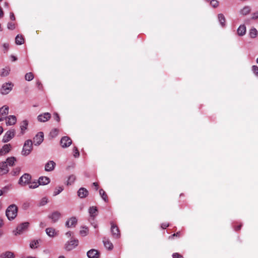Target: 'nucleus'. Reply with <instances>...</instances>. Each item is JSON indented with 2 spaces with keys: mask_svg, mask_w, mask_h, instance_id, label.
<instances>
[{
  "mask_svg": "<svg viewBox=\"0 0 258 258\" xmlns=\"http://www.w3.org/2000/svg\"><path fill=\"white\" fill-rule=\"evenodd\" d=\"M17 213L18 207L16 205L13 204L8 207L6 211V215L9 220H12L16 218Z\"/></svg>",
  "mask_w": 258,
  "mask_h": 258,
  "instance_id": "1",
  "label": "nucleus"
},
{
  "mask_svg": "<svg viewBox=\"0 0 258 258\" xmlns=\"http://www.w3.org/2000/svg\"><path fill=\"white\" fill-rule=\"evenodd\" d=\"M32 142L31 140L26 141L24 145L22 154L24 156L29 155L32 150Z\"/></svg>",
  "mask_w": 258,
  "mask_h": 258,
  "instance_id": "2",
  "label": "nucleus"
},
{
  "mask_svg": "<svg viewBox=\"0 0 258 258\" xmlns=\"http://www.w3.org/2000/svg\"><path fill=\"white\" fill-rule=\"evenodd\" d=\"M29 226V222L22 223L17 226L16 230L13 231V233L15 235H17L18 234H21L27 230Z\"/></svg>",
  "mask_w": 258,
  "mask_h": 258,
  "instance_id": "3",
  "label": "nucleus"
},
{
  "mask_svg": "<svg viewBox=\"0 0 258 258\" xmlns=\"http://www.w3.org/2000/svg\"><path fill=\"white\" fill-rule=\"evenodd\" d=\"M14 85L12 82H6L3 84L1 88V93L3 95L8 94L12 89Z\"/></svg>",
  "mask_w": 258,
  "mask_h": 258,
  "instance_id": "4",
  "label": "nucleus"
},
{
  "mask_svg": "<svg viewBox=\"0 0 258 258\" xmlns=\"http://www.w3.org/2000/svg\"><path fill=\"white\" fill-rule=\"evenodd\" d=\"M79 244L78 239H72L68 241L64 245V248L67 251H71L75 248Z\"/></svg>",
  "mask_w": 258,
  "mask_h": 258,
  "instance_id": "5",
  "label": "nucleus"
},
{
  "mask_svg": "<svg viewBox=\"0 0 258 258\" xmlns=\"http://www.w3.org/2000/svg\"><path fill=\"white\" fill-rule=\"evenodd\" d=\"M15 135V130L14 129H11L7 131L5 135L4 136L3 138V142L4 143L8 142L12 138H13Z\"/></svg>",
  "mask_w": 258,
  "mask_h": 258,
  "instance_id": "6",
  "label": "nucleus"
},
{
  "mask_svg": "<svg viewBox=\"0 0 258 258\" xmlns=\"http://www.w3.org/2000/svg\"><path fill=\"white\" fill-rule=\"evenodd\" d=\"M31 176L29 174L25 173L19 179V183L22 185H26L30 182Z\"/></svg>",
  "mask_w": 258,
  "mask_h": 258,
  "instance_id": "7",
  "label": "nucleus"
},
{
  "mask_svg": "<svg viewBox=\"0 0 258 258\" xmlns=\"http://www.w3.org/2000/svg\"><path fill=\"white\" fill-rule=\"evenodd\" d=\"M9 108L7 105H4L0 108V121L4 120L9 113Z\"/></svg>",
  "mask_w": 258,
  "mask_h": 258,
  "instance_id": "8",
  "label": "nucleus"
},
{
  "mask_svg": "<svg viewBox=\"0 0 258 258\" xmlns=\"http://www.w3.org/2000/svg\"><path fill=\"white\" fill-rule=\"evenodd\" d=\"M72 143V141L69 137H62L60 141V144L62 148L69 147Z\"/></svg>",
  "mask_w": 258,
  "mask_h": 258,
  "instance_id": "9",
  "label": "nucleus"
},
{
  "mask_svg": "<svg viewBox=\"0 0 258 258\" xmlns=\"http://www.w3.org/2000/svg\"><path fill=\"white\" fill-rule=\"evenodd\" d=\"M43 141V133L42 132L38 133L33 139L34 144L35 145H40Z\"/></svg>",
  "mask_w": 258,
  "mask_h": 258,
  "instance_id": "10",
  "label": "nucleus"
},
{
  "mask_svg": "<svg viewBox=\"0 0 258 258\" xmlns=\"http://www.w3.org/2000/svg\"><path fill=\"white\" fill-rule=\"evenodd\" d=\"M87 255L89 258H99L100 253L97 250L92 249L87 252Z\"/></svg>",
  "mask_w": 258,
  "mask_h": 258,
  "instance_id": "11",
  "label": "nucleus"
},
{
  "mask_svg": "<svg viewBox=\"0 0 258 258\" xmlns=\"http://www.w3.org/2000/svg\"><path fill=\"white\" fill-rule=\"evenodd\" d=\"M51 117V114L49 113L46 112L38 116L37 119L40 122H45L48 120Z\"/></svg>",
  "mask_w": 258,
  "mask_h": 258,
  "instance_id": "12",
  "label": "nucleus"
},
{
  "mask_svg": "<svg viewBox=\"0 0 258 258\" xmlns=\"http://www.w3.org/2000/svg\"><path fill=\"white\" fill-rule=\"evenodd\" d=\"M12 149V146L10 144H6L0 150V156H3L9 153Z\"/></svg>",
  "mask_w": 258,
  "mask_h": 258,
  "instance_id": "13",
  "label": "nucleus"
},
{
  "mask_svg": "<svg viewBox=\"0 0 258 258\" xmlns=\"http://www.w3.org/2000/svg\"><path fill=\"white\" fill-rule=\"evenodd\" d=\"M6 123L8 125H14L17 121V118L15 115H10L6 118Z\"/></svg>",
  "mask_w": 258,
  "mask_h": 258,
  "instance_id": "14",
  "label": "nucleus"
},
{
  "mask_svg": "<svg viewBox=\"0 0 258 258\" xmlns=\"http://www.w3.org/2000/svg\"><path fill=\"white\" fill-rule=\"evenodd\" d=\"M111 232L112 235L115 237L118 238L120 236L119 230L118 227L114 225L113 223H111Z\"/></svg>",
  "mask_w": 258,
  "mask_h": 258,
  "instance_id": "15",
  "label": "nucleus"
},
{
  "mask_svg": "<svg viewBox=\"0 0 258 258\" xmlns=\"http://www.w3.org/2000/svg\"><path fill=\"white\" fill-rule=\"evenodd\" d=\"M9 171L8 165L6 162L0 163V174L3 175L6 174Z\"/></svg>",
  "mask_w": 258,
  "mask_h": 258,
  "instance_id": "16",
  "label": "nucleus"
},
{
  "mask_svg": "<svg viewBox=\"0 0 258 258\" xmlns=\"http://www.w3.org/2000/svg\"><path fill=\"white\" fill-rule=\"evenodd\" d=\"M60 213L57 211L54 212L51 214L48 215V218L52 220V222H56L60 218Z\"/></svg>",
  "mask_w": 258,
  "mask_h": 258,
  "instance_id": "17",
  "label": "nucleus"
},
{
  "mask_svg": "<svg viewBox=\"0 0 258 258\" xmlns=\"http://www.w3.org/2000/svg\"><path fill=\"white\" fill-rule=\"evenodd\" d=\"M77 223V219L76 217H72L66 223V226L68 227L75 226Z\"/></svg>",
  "mask_w": 258,
  "mask_h": 258,
  "instance_id": "18",
  "label": "nucleus"
},
{
  "mask_svg": "<svg viewBox=\"0 0 258 258\" xmlns=\"http://www.w3.org/2000/svg\"><path fill=\"white\" fill-rule=\"evenodd\" d=\"M55 163L53 161H49L45 166V170L47 171H51L54 169Z\"/></svg>",
  "mask_w": 258,
  "mask_h": 258,
  "instance_id": "19",
  "label": "nucleus"
},
{
  "mask_svg": "<svg viewBox=\"0 0 258 258\" xmlns=\"http://www.w3.org/2000/svg\"><path fill=\"white\" fill-rule=\"evenodd\" d=\"M88 195V191L85 188L82 187L78 191V195L81 198H85Z\"/></svg>",
  "mask_w": 258,
  "mask_h": 258,
  "instance_id": "20",
  "label": "nucleus"
},
{
  "mask_svg": "<svg viewBox=\"0 0 258 258\" xmlns=\"http://www.w3.org/2000/svg\"><path fill=\"white\" fill-rule=\"evenodd\" d=\"M251 9L249 6H245L242 8L239 11L240 14L243 16H246L250 13Z\"/></svg>",
  "mask_w": 258,
  "mask_h": 258,
  "instance_id": "21",
  "label": "nucleus"
},
{
  "mask_svg": "<svg viewBox=\"0 0 258 258\" xmlns=\"http://www.w3.org/2000/svg\"><path fill=\"white\" fill-rule=\"evenodd\" d=\"M45 231L49 237H53L57 235V232L54 228L51 227L46 228Z\"/></svg>",
  "mask_w": 258,
  "mask_h": 258,
  "instance_id": "22",
  "label": "nucleus"
},
{
  "mask_svg": "<svg viewBox=\"0 0 258 258\" xmlns=\"http://www.w3.org/2000/svg\"><path fill=\"white\" fill-rule=\"evenodd\" d=\"M1 258H14V253L11 251H7L1 254Z\"/></svg>",
  "mask_w": 258,
  "mask_h": 258,
  "instance_id": "23",
  "label": "nucleus"
},
{
  "mask_svg": "<svg viewBox=\"0 0 258 258\" xmlns=\"http://www.w3.org/2000/svg\"><path fill=\"white\" fill-rule=\"evenodd\" d=\"M50 182V179L47 177H40L38 180V183L40 185H46Z\"/></svg>",
  "mask_w": 258,
  "mask_h": 258,
  "instance_id": "24",
  "label": "nucleus"
},
{
  "mask_svg": "<svg viewBox=\"0 0 258 258\" xmlns=\"http://www.w3.org/2000/svg\"><path fill=\"white\" fill-rule=\"evenodd\" d=\"M246 27L244 25H240L237 29V33L239 36H243L245 34Z\"/></svg>",
  "mask_w": 258,
  "mask_h": 258,
  "instance_id": "25",
  "label": "nucleus"
},
{
  "mask_svg": "<svg viewBox=\"0 0 258 258\" xmlns=\"http://www.w3.org/2000/svg\"><path fill=\"white\" fill-rule=\"evenodd\" d=\"M103 242L106 248L109 250H111L113 248L112 243L108 239L104 238Z\"/></svg>",
  "mask_w": 258,
  "mask_h": 258,
  "instance_id": "26",
  "label": "nucleus"
},
{
  "mask_svg": "<svg viewBox=\"0 0 258 258\" xmlns=\"http://www.w3.org/2000/svg\"><path fill=\"white\" fill-rule=\"evenodd\" d=\"M10 71V68L8 67H6L1 70L0 75L4 77L7 76L9 74Z\"/></svg>",
  "mask_w": 258,
  "mask_h": 258,
  "instance_id": "27",
  "label": "nucleus"
},
{
  "mask_svg": "<svg viewBox=\"0 0 258 258\" xmlns=\"http://www.w3.org/2000/svg\"><path fill=\"white\" fill-rule=\"evenodd\" d=\"M258 34V32L255 28H251L249 30V35L252 38H255Z\"/></svg>",
  "mask_w": 258,
  "mask_h": 258,
  "instance_id": "28",
  "label": "nucleus"
},
{
  "mask_svg": "<svg viewBox=\"0 0 258 258\" xmlns=\"http://www.w3.org/2000/svg\"><path fill=\"white\" fill-rule=\"evenodd\" d=\"M28 124V121L26 120H23L21 123L20 127L22 134H24V131L27 128Z\"/></svg>",
  "mask_w": 258,
  "mask_h": 258,
  "instance_id": "29",
  "label": "nucleus"
},
{
  "mask_svg": "<svg viewBox=\"0 0 258 258\" xmlns=\"http://www.w3.org/2000/svg\"><path fill=\"white\" fill-rule=\"evenodd\" d=\"M97 209L96 207H92L90 208L89 209V213L90 216L92 217H94L97 215Z\"/></svg>",
  "mask_w": 258,
  "mask_h": 258,
  "instance_id": "30",
  "label": "nucleus"
},
{
  "mask_svg": "<svg viewBox=\"0 0 258 258\" xmlns=\"http://www.w3.org/2000/svg\"><path fill=\"white\" fill-rule=\"evenodd\" d=\"M99 194L102 198L103 199V200L107 202L108 201V198L107 195L105 192V191L103 189H100L99 190Z\"/></svg>",
  "mask_w": 258,
  "mask_h": 258,
  "instance_id": "31",
  "label": "nucleus"
},
{
  "mask_svg": "<svg viewBox=\"0 0 258 258\" xmlns=\"http://www.w3.org/2000/svg\"><path fill=\"white\" fill-rule=\"evenodd\" d=\"M24 40L22 35H18L15 39V42L17 45H21L23 44Z\"/></svg>",
  "mask_w": 258,
  "mask_h": 258,
  "instance_id": "32",
  "label": "nucleus"
},
{
  "mask_svg": "<svg viewBox=\"0 0 258 258\" xmlns=\"http://www.w3.org/2000/svg\"><path fill=\"white\" fill-rule=\"evenodd\" d=\"M16 159L14 157H9L7 159L6 164L10 166H13L15 164Z\"/></svg>",
  "mask_w": 258,
  "mask_h": 258,
  "instance_id": "33",
  "label": "nucleus"
},
{
  "mask_svg": "<svg viewBox=\"0 0 258 258\" xmlns=\"http://www.w3.org/2000/svg\"><path fill=\"white\" fill-rule=\"evenodd\" d=\"M218 17L221 26L223 27L225 25V18L224 16L222 14H220L218 15Z\"/></svg>",
  "mask_w": 258,
  "mask_h": 258,
  "instance_id": "34",
  "label": "nucleus"
},
{
  "mask_svg": "<svg viewBox=\"0 0 258 258\" xmlns=\"http://www.w3.org/2000/svg\"><path fill=\"white\" fill-rule=\"evenodd\" d=\"M39 244V240H34L32 241L30 243V247L33 249L37 248Z\"/></svg>",
  "mask_w": 258,
  "mask_h": 258,
  "instance_id": "35",
  "label": "nucleus"
},
{
  "mask_svg": "<svg viewBox=\"0 0 258 258\" xmlns=\"http://www.w3.org/2000/svg\"><path fill=\"white\" fill-rule=\"evenodd\" d=\"M89 232V229L87 227H82L80 231V234L82 236H86Z\"/></svg>",
  "mask_w": 258,
  "mask_h": 258,
  "instance_id": "36",
  "label": "nucleus"
},
{
  "mask_svg": "<svg viewBox=\"0 0 258 258\" xmlns=\"http://www.w3.org/2000/svg\"><path fill=\"white\" fill-rule=\"evenodd\" d=\"M76 180V176L74 175H70L69 178H68V181H67V184L69 185H71L74 182V181H75Z\"/></svg>",
  "mask_w": 258,
  "mask_h": 258,
  "instance_id": "37",
  "label": "nucleus"
},
{
  "mask_svg": "<svg viewBox=\"0 0 258 258\" xmlns=\"http://www.w3.org/2000/svg\"><path fill=\"white\" fill-rule=\"evenodd\" d=\"M34 79V75L32 73H28L25 75L26 81H32Z\"/></svg>",
  "mask_w": 258,
  "mask_h": 258,
  "instance_id": "38",
  "label": "nucleus"
},
{
  "mask_svg": "<svg viewBox=\"0 0 258 258\" xmlns=\"http://www.w3.org/2000/svg\"><path fill=\"white\" fill-rule=\"evenodd\" d=\"M58 133V130L57 128H53L50 133V135L52 137H55Z\"/></svg>",
  "mask_w": 258,
  "mask_h": 258,
  "instance_id": "39",
  "label": "nucleus"
},
{
  "mask_svg": "<svg viewBox=\"0 0 258 258\" xmlns=\"http://www.w3.org/2000/svg\"><path fill=\"white\" fill-rule=\"evenodd\" d=\"M181 235V232L180 231H178L175 233H174L172 235H170L169 237V239H173L174 237H180Z\"/></svg>",
  "mask_w": 258,
  "mask_h": 258,
  "instance_id": "40",
  "label": "nucleus"
},
{
  "mask_svg": "<svg viewBox=\"0 0 258 258\" xmlns=\"http://www.w3.org/2000/svg\"><path fill=\"white\" fill-rule=\"evenodd\" d=\"M63 190V188L62 187H60V186H58V187H56L54 191V196H56L58 194H59L60 192H61Z\"/></svg>",
  "mask_w": 258,
  "mask_h": 258,
  "instance_id": "41",
  "label": "nucleus"
},
{
  "mask_svg": "<svg viewBox=\"0 0 258 258\" xmlns=\"http://www.w3.org/2000/svg\"><path fill=\"white\" fill-rule=\"evenodd\" d=\"M210 4L213 7L217 8L219 6V2L217 0H212Z\"/></svg>",
  "mask_w": 258,
  "mask_h": 258,
  "instance_id": "42",
  "label": "nucleus"
},
{
  "mask_svg": "<svg viewBox=\"0 0 258 258\" xmlns=\"http://www.w3.org/2000/svg\"><path fill=\"white\" fill-rule=\"evenodd\" d=\"M39 183L38 182H33L32 183H31V184L29 185V187L30 188H35L39 186Z\"/></svg>",
  "mask_w": 258,
  "mask_h": 258,
  "instance_id": "43",
  "label": "nucleus"
},
{
  "mask_svg": "<svg viewBox=\"0 0 258 258\" xmlns=\"http://www.w3.org/2000/svg\"><path fill=\"white\" fill-rule=\"evenodd\" d=\"M258 19V10L254 12L251 14V20H257Z\"/></svg>",
  "mask_w": 258,
  "mask_h": 258,
  "instance_id": "44",
  "label": "nucleus"
},
{
  "mask_svg": "<svg viewBox=\"0 0 258 258\" xmlns=\"http://www.w3.org/2000/svg\"><path fill=\"white\" fill-rule=\"evenodd\" d=\"M9 48V44L7 43H4L3 44V51L5 53L7 52Z\"/></svg>",
  "mask_w": 258,
  "mask_h": 258,
  "instance_id": "45",
  "label": "nucleus"
},
{
  "mask_svg": "<svg viewBox=\"0 0 258 258\" xmlns=\"http://www.w3.org/2000/svg\"><path fill=\"white\" fill-rule=\"evenodd\" d=\"M74 156L75 157H78L80 155L79 150L77 148L75 147L73 149Z\"/></svg>",
  "mask_w": 258,
  "mask_h": 258,
  "instance_id": "46",
  "label": "nucleus"
},
{
  "mask_svg": "<svg viewBox=\"0 0 258 258\" xmlns=\"http://www.w3.org/2000/svg\"><path fill=\"white\" fill-rule=\"evenodd\" d=\"M252 71L254 74L258 76V67L257 66H253L252 67Z\"/></svg>",
  "mask_w": 258,
  "mask_h": 258,
  "instance_id": "47",
  "label": "nucleus"
},
{
  "mask_svg": "<svg viewBox=\"0 0 258 258\" xmlns=\"http://www.w3.org/2000/svg\"><path fill=\"white\" fill-rule=\"evenodd\" d=\"M173 258H183V256L178 252H175L172 254Z\"/></svg>",
  "mask_w": 258,
  "mask_h": 258,
  "instance_id": "48",
  "label": "nucleus"
},
{
  "mask_svg": "<svg viewBox=\"0 0 258 258\" xmlns=\"http://www.w3.org/2000/svg\"><path fill=\"white\" fill-rule=\"evenodd\" d=\"M47 203V199L46 198H43L42 199L40 203V206H44Z\"/></svg>",
  "mask_w": 258,
  "mask_h": 258,
  "instance_id": "49",
  "label": "nucleus"
},
{
  "mask_svg": "<svg viewBox=\"0 0 258 258\" xmlns=\"http://www.w3.org/2000/svg\"><path fill=\"white\" fill-rule=\"evenodd\" d=\"M15 28V24L13 23H9L8 24V28L11 30H13Z\"/></svg>",
  "mask_w": 258,
  "mask_h": 258,
  "instance_id": "50",
  "label": "nucleus"
},
{
  "mask_svg": "<svg viewBox=\"0 0 258 258\" xmlns=\"http://www.w3.org/2000/svg\"><path fill=\"white\" fill-rule=\"evenodd\" d=\"M242 227V224L241 223L238 224L237 225H234V228L235 231H239L241 229V228Z\"/></svg>",
  "mask_w": 258,
  "mask_h": 258,
  "instance_id": "51",
  "label": "nucleus"
},
{
  "mask_svg": "<svg viewBox=\"0 0 258 258\" xmlns=\"http://www.w3.org/2000/svg\"><path fill=\"white\" fill-rule=\"evenodd\" d=\"M53 117H54V119L56 120L57 122L59 121L60 118H59V115L57 113H54L53 114Z\"/></svg>",
  "mask_w": 258,
  "mask_h": 258,
  "instance_id": "52",
  "label": "nucleus"
},
{
  "mask_svg": "<svg viewBox=\"0 0 258 258\" xmlns=\"http://www.w3.org/2000/svg\"><path fill=\"white\" fill-rule=\"evenodd\" d=\"M20 169L19 168H15L14 171H13V175H16L17 174H19V173L20 172Z\"/></svg>",
  "mask_w": 258,
  "mask_h": 258,
  "instance_id": "53",
  "label": "nucleus"
},
{
  "mask_svg": "<svg viewBox=\"0 0 258 258\" xmlns=\"http://www.w3.org/2000/svg\"><path fill=\"white\" fill-rule=\"evenodd\" d=\"M169 226L168 223H164L161 224V228L163 229H166L167 227H168Z\"/></svg>",
  "mask_w": 258,
  "mask_h": 258,
  "instance_id": "54",
  "label": "nucleus"
},
{
  "mask_svg": "<svg viewBox=\"0 0 258 258\" xmlns=\"http://www.w3.org/2000/svg\"><path fill=\"white\" fill-rule=\"evenodd\" d=\"M10 19L12 20V21H14L15 20V16H14V15L13 13H10Z\"/></svg>",
  "mask_w": 258,
  "mask_h": 258,
  "instance_id": "55",
  "label": "nucleus"
},
{
  "mask_svg": "<svg viewBox=\"0 0 258 258\" xmlns=\"http://www.w3.org/2000/svg\"><path fill=\"white\" fill-rule=\"evenodd\" d=\"M93 185L95 187L96 190H98V183L97 182H93Z\"/></svg>",
  "mask_w": 258,
  "mask_h": 258,
  "instance_id": "56",
  "label": "nucleus"
},
{
  "mask_svg": "<svg viewBox=\"0 0 258 258\" xmlns=\"http://www.w3.org/2000/svg\"><path fill=\"white\" fill-rule=\"evenodd\" d=\"M11 57L12 60L13 61H16L17 60L16 57L14 56V55H12L11 56Z\"/></svg>",
  "mask_w": 258,
  "mask_h": 258,
  "instance_id": "57",
  "label": "nucleus"
},
{
  "mask_svg": "<svg viewBox=\"0 0 258 258\" xmlns=\"http://www.w3.org/2000/svg\"><path fill=\"white\" fill-rule=\"evenodd\" d=\"M40 226L42 228H43L44 227L46 226V225L43 222H41L40 224Z\"/></svg>",
  "mask_w": 258,
  "mask_h": 258,
  "instance_id": "58",
  "label": "nucleus"
},
{
  "mask_svg": "<svg viewBox=\"0 0 258 258\" xmlns=\"http://www.w3.org/2000/svg\"><path fill=\"white\" fill-rule=\"evenodd\" d=\"M66 235L68 236V237H70L71 236V232L70 231L69 232H68L66 233Z\"/></svg>",
  "mask_w": 258,
  "mask_h": 258,
  "instance_id": "59",
  "label": "nucleus"
},
{
  "mask_svg": "<svg viewBox=\"0 0 258 258\" xmlns=\"http://www.w3.org/2000/svg\"><path fill=\"white\" fill-rule=\"evenodd\" d=\"M4 223L2 219H0V228L3 225Z\"/></svg>",
  "mask_w": 258,
  "mask_h": 258,
  "instance_id": "60",
  "label": "nucleus"
},
{
  "mask_svg": "<svg viewBox=\"0 0 258 258\" xmlns=\"http://www.w3.org/2000/svg\"><path fill=\"white\" fill-rule=\"evenodd\" d=\"M3 128L2 126H0V135L3 133Z\"/></svg>",
  "mask_w": 258,
  "mask_h": 258,
  "instance_id": "61",
  "label": "nucleus"
},
{
  "mask_svg": "<svg viewBox=\"0 0 258 258\" xmlns=\"http://www.w3.org/2000/svg\"><path fill=\"white\" fill-rule=\"evenodd\" d=\"M37 86H38V87H40V85H41V83H40V82H38L37 83Z\"/></svg>",
  "mask_w": 258,
  "mask_h": 258,
  "instance_id": "62",
  "label": "nucleus"
},
{
  "mask_svg": "<svg viewBox=\"0 0 258 258\" xmlns=\"http://www.w3.org/2000/svg\"><path fill=\"white\" fill-rule=\"evenodd\" d=\"M3 194V191L0 189V196Z\"/></svg>",
  "mask_w": 258,
  "mask_h": 258,
  "instance_id": "63",
  "label": "nucleus"
},
{
  "mask_svg": "<svg viewBox=\"0 0 258 258\" xmlns=\"http://www.w3.org/2000/svg\"><path fill=\"white\" fill-rule=\"evenodd\" d=\"M58 258H65V257L63 255L59 256Z\"/></svg>",
  "mask_w": 258,
  "mask_h": 258,
  "instance_id": "64",
  "label": "nucleus"
}]
</instances>
